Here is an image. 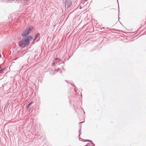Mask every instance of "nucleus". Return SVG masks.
Instances as JSON below:
<instances>
[{
  "instance_id": "5",
  "label": "nucleus",
  "mask_w": 146,
  "mask_h": 146,
  "mask_svg": "<svg viewBox=\"0 0 146 146\" xmlns=\"http://www.w3.org/2000/svg\"><path fill=\"white\" fill-rule=\"evenodd\" d=\"M40 35V34L39 33H37L35 35V38H36L38 37V36H39Z\"/></svg>"
},
{
  "instance_id": "3",
  "label": "nucleus",
  "mask_w": 146,
  "mask_h": 146,
  "mask_svg": "<svg viewBox=\"0 0 146 146\" xmlns=\"http://www.w3.org/2000/svg\"><path fill=\"white\" fill-rule=\"evenodd\" d=\"M64 3H65V6L67 7V8L70 7L72 4L71 1L70 0H66Z\"/></svg>"
},
{
  "instance_id": "6",
  "label": "nucleus",
  "mask_w": 146,
  "mask_h": 146,
  "mask_svg": "<svg viewBox=\"0 0 146 146\" xmlns=\"http://www.w3.org/2000/svg\"><path fill=\"white\" fill-rule=\"evenodd\" d=\"M88 141V142H92V144H93L94 145V144H93L92 142V141H91L90 140H85V141Z\"/></svg>"
},
{
  "instance_id": "13",
  "label": "nucleus",
  "mask_w": 146,
  "mask_h": 146,
  "mask_svg": "<svg viewBox=\"0 0 146 146\" xmlns=\"http://www.w3.org/2000/svg\"><path fill=\"white\" fill-rule=\"evenodd\" d=\"M83 122H80V123H83Z\"/></svg>"
},
{
  "instance_id": "14",
  "label": "nucleus",
  "mask_w": 146,
  "mask_h": 146,
  "mask_svg": "<svg viewBox=\"0 0 146 146\" xmlns=\"http://www.w3.org/2000/svg\"><path fill=\"white\" fill-rule=\"evenodd\" d=\"M1 57V54H0V58Z\"/></svg>"
},
{
  "instance_id": "11",
  "label": "nucleus",
  "mask_w": 146,
  "mask_h": 146,
  "mask_svg": "<svg viewBox=\"0 0 146 146\" xmlns=\"http://www.w3.org/2000/svg\"><path fill=\"white\" fill-rule=\"evenodd\" d=\"M81 139H82L80 138H79V140L80 141H81Z\"/></svg>"
},
{
  "instance_id": "8",
  "label": "nucleus",
  "mask_w": 146,
  "mask_h": 146,
  "mask_svg": "<svg viewBox=\"0 0 146 146\" xmlns=\"http://www.w3.org/2000/svg\"><path fill=\"white\" fill-rule=\"evenodd\" d=\"M79 136L80 137V134H81V131H80V129L79 131Z\"/></svg>"
},
{
  "instance_id": "9",
  "label": "nucleus",
  "mask_w": 146,
  "mask_h": 146,
  "mask_svg": "<svg viewBox=\"0 0 146 146\" xmlns=\"http://www.w3.org/2000/svg\"><path fill=\"white\" fill-rule=\"evenodd\" d=\"M56 72H59L60 73H61V71H60V69H58V70Z\"/></svg>"
},
{
  "instance_id": "10",
  "label": "nucleus",
  "mask_w": 146,
  "mask_h": 146,
  "mask_svg": "<svg viewBox=\"0 0 146 146\" xmlns=\"http://www.w3.org/2000/svg\"><path fill=\"white\" fill-rule=\"evenodd\" d=\"M36 39V38H34V39L33 40V41H34Z\"/></svg>"
},
{
  "instance_id": "4",
  "label": "nucleus",
  "mask_w": 146,
  "mask_h": 146,
  "mask_svg": "<svg viewBox=\"0 0 146 146\" xmlns=\"http://www.w3.org/2000/svg\"><path fill=\"white\" fill-rule=\"evenodd\" d=\"M60 62V60L59 58H56L55 61H54L52 64V66H54L55 64H58L59 62Z\"/></svg>"
},
{
  "instance_id": "12",
  "label": "nucleus",
  "mask_w": 146,
  "mask_h": 146,
  "mask_svg": "<svg viewBox=\"0 0 146 146\" xmlns=\"http://www.w3.org/2000/svg\"><path fill=\"white\" fill-rule=\"evenodd\" d=\"M1 66H0V69H1Z\"/></svg>"
},
{
  "instance_id": "2",
  "label": "nucleus",
  "mask_w": 146,
  "mask_h": 146,
  "mask_svg": "<svg viewBox=\"0 0 146 146\" xmlns=\"http://www.w3.org/2000/svg\"><path fill=\"white\" fill-rule=\"evenodd\" d=\"M32 30L31 28H28L23 33H22V35L23 37H25L28 35L29 33L31 32Z\"/></svg>"
},
{
  "instance_id": "7",
  "label": "nucleus",
  "mask_w": 146,
  "mask_h": 146,
  "mask_svg": "<svg viewBox=\"0 0 146 146\" xmlns=\"http://www.w3.org/2000/svg\"><path fill=\"white\" fill-rule=\"evenodd\" d=\"M32 104V102H31L29 104L28 106L27 107V109H29V106L30 105Z\"/></svg>"
},
{
  "instance_id": "1",
  "label": "nucleus",
  "mask_w": 146,
  "mask_h": 146,
  "mask_svg": "<svg viewBox=\"0 0 146 146\" xmlns=\"http://www.w3.org/2000/svg\"><path fill=\"white\" fill-rule=\"evenodd\" d=\"M32 38V36H29L22 39L19 42V46L23 48L25 47L29 44L30 40Z\"/></svg>"
}]
</instances>
